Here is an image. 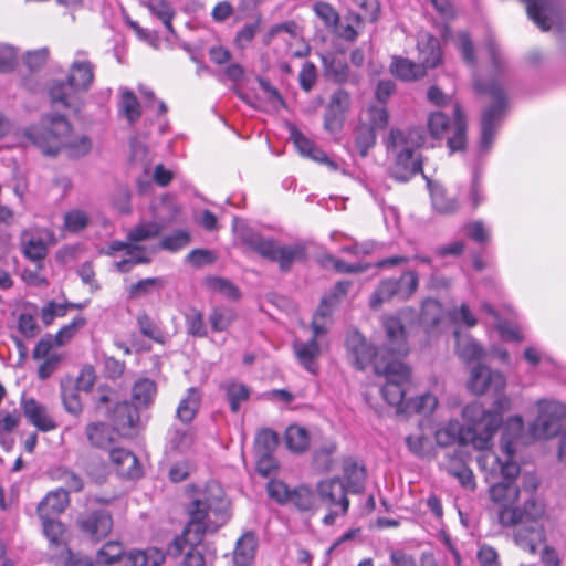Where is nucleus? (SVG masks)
Segmentation results:
<instances>
[{
	"instance_id": "f257e3e1",
	"label": "nucleus",
	"mask_w": 566,
	"mask_h": 566,
	"mask_svg": "<svg viewBox=\"0 0 566 566\" xmlns=\"http://www.w3.org/2000/svg\"><path fill=\"white\" fill-rule=\"evenodd\" d=\"M490 500L496 507L497 522L513 528V541L522 551L534 554L545 543V505L534 495L517 505L521 490L514 481H500L489 488Z\"/></svg>"
},
{
	"instance_id": "f03ea898",
	"label": "nucleus",
	"mask_w": 566,
	"mask_h": 566,
	"mask_svg": "<svg viewBox=\"0 0 566 566\" xmlns=\"http://www.w3.org/2000/svg\"><path fill=\"white\" fill-rule=\"evenodd\" d=\"M188 522L181 533L167 545L169 557H182L181 566H206L203 553L199 549L207 532H216L228 520L222 500L202 496L191 501Z\"/></svg>"
},
{
	"instance_id": "7ed1b4c3",
	"label": "nucleus",
	"mask_w": 566,
	"mask_h": 566,
	"mask_svg": "<svg viewBox=\"0 0 566 566\" xmlns=\"http://www.w3.org/2000/svg\"><path fill=\"white\" fill-rule=\"evenodd\" d=\"M374 371L385 378L380 390L381 396L388 405L396 407L397 413H428L436 408L437 398L430 394L408 397L411 387V369L402 360H386L379 357L374 363Z\"/></svg>"
},
{
	"instance_id": "20e7f679",
	"label": "nucleus",
	"mask_w": 566,
	"mask_h": 566,
	"mask_svg": "<svg viewBox=\"0 0 566 566\" xmlns=\"http://www.w3.org/2000/svg\"><path fill=\"white\" fill-rule=\"evenodd\" d=\"M494 401L492 410H485L479 402L467 405L462 410V418L468 427L460 431L463 443H472L476 450L488 451L493 444V437L502 424V413L511 407L510 398L501 392Z\"/></svg>"
},
{
	"instance_id": "39448f33",
	"label": "nucleus",
	"mask_w": 566,
	"mask_h": 566,
	"mask_svg": "<svg viewBox=\"0 0 566 566\" xmlns=\"http://www.w3.org/2000/svg\"><path fill=\"white\" fill-rule=\"evenodd\" d=\"M382 143L387 154H394V160L389 167L391 178L399 182H406L422 171V159L415 153L426 143V136L421 128L392 127Z\"/></svg>"
},
{
	"instance_id": "423d86ee",
	"label": "nucleus",
	"mask_w": 566,
	"mask_h": 566,
	"mask_svg": "<svg viewBox=\"0 0 566 566\" xmlns=\"http://www.w3.org/2000/svg\"><path fill=\"white\" fill-rule=\"evenodd\" d=\"M242 243L261 258L279 263L282 272H289L294 262H305L306 248L303 244L280 245L273 239H265L259 233H245L241 237Z\"/></svg>"
},
{
	"instance_id": "0eeeda50",
	"label": "nucleus",
	"mask_w": 566,
	"mask_h": 566,
	"mask_svg": "<svg viewBox=\"0 0 566 566\" xmlns=\"http://www.w3.org/2000/svg\"><path fill=\"white\" fill-rule=\"evenodd\" d=\"M420 276L416 270H406L399 276H387L379 281L369 297V307L379 310L384 303L407 302L418 291Z\"/></svg>"
},
{
	"instance_id": "6e6552de",
	"label": "nucleus",
	"mask_w": 566,
	"mask_h": 566,
	"mask_svg": "<svg viewBox=\"0 0 566 566\" xmlns=\"http://www.w3.org/2000/svg\"><path fill=\"white\" fill-rule=\"evenodd\" d=\"M72 130L70 122L63 115H46L41 125L33 126L25 132V136L44 155H56L63 148L64 139Z\"/></svg>"
},
{
	"instance_id": "1a4fd4ad",
	"label": "nucleus",
	"mask_w": 566,
	"mask_h": 566,
	"mask_svg": "<svg viewBox=\"0 0 566 566\" xmlns=\"http://www.w3.org/2000/svg\"><path fill=\"white\" fill-rule=\"evenodd\" d=\"M474 91L476 94L489 97L491 101L490 106L484 109L481 119L482 143L488 146L492 143L496 132V124L506 109L507 99L503 88L495 81L484 84L476 80L474 81Z\"/></svg>"
},
{
	"instance_id": "9d476101",
	"label": "nucleus",
	"mask_w": 566,
	"mask_h": 566,
	"mask_svg": "<svg viewBox=\"0 0 566 566\" xmlns=\"http://www.w3.org/2000/svg\"><path fill=\"white\" fill-rule=\"evenodd\" d=\"M348 491L338 476L321 480L316 484L317 500L328 511L323 517L325 525H333L338 516L347 514L350 504Z\"/></svg>"
},
{
	"instance_id": "9b49d317",
	"label": "nucleus",
	"mask_w": 566,
	"mask_h": 566,
	"mask_svg": "<svg viewBox=\"0 0 566 566\" xmlns=\"http://www.w3.org/2000/svg\"><path fill=\"white\" fill-rule=\"evenodd\" d=\"M381 325L385 331V342L379 347V355L376 359L382 357L386 360H402L409 353V346L406 326L401 317L396 314L385 315Z\"/></svg>"
},
{
	"instance_id": "f8f14e48",
	"label": "nucleus",
	"mask_w": 566,
	"mask_h": 566,
	"mask_svg": "<svg viewBox=\"0 0 566 566\" xmlns=\"http://www.w3.org/2000/svg\"><path fill=\"white\" fill-rule=\"evenodd\" d=\"M523 427L524 423L522 417L516 416L509 419L506 430L513 428L515 434L514 437H511L509 439H506V433H503L502 436V449L505 455L507 457L505 462H500V459L495 454H484L482 457H479L478 459L479 464L483 467V462L491 457L493 462L497 463L501 468L502 481L515 482V479L520 475V465L516 462L512 461V457L515 452L513 443L523 431Z\"/></svg>"
},
{
	"instance_id": "ddd939ff",
	"label": "nucleus",
	"mask_w": 566,
	"mask_h": 566,
	"mask_svg": "<svg viewBox=\"0 0 566 566\" xmlns=\"http://www.w3.org/2000/svg\"><path fill=\"white\" fill-rule=\"evenodd\" d=\"M78 531L94 542H101L109 535L113 530V516L105 509L87 510L76 518Z\"/></svg>"
},
{
	"instance_id": "4468645a",
	"label": "nucleus",
	"mask_w": 566,
	"mask_h": 566,
	"mask_svg": "<svg viewBox=\"0 0 566 566\" xmlns=\"http://www.w3.org/2000/svg\"><path fill=\"white\" fill-rule=\"evenodd\" d=\"M563 406L557 402H538V416L531 426L535 439H549L560 432Z\"/></svg>"
},
{
	"instance_id": "2eb2a0df",
	"label": "nucleus",
	"mask_w": 566,
	"mask_h": 566,
	"mask_svg": "<svg viewBox=\"0 0 566 566\" xmlns=\"http://www.w3.org/2000/svg\"><path fill=\"white\" fill-rule=\"evenodd\" d=\"M57 344L53 339V335L48 333L42 336L32 350V358L40 361L38 367V377L42 380L48 379L57 369L63 355L57 352Z\"/></svg>"
},
{
	"instance_id": "dca6fc26",
	"label": "nucleus",
	"mask_w": 566,
	"mask_h": 566,
	"mask_svg": "<svg viewBox=\"0 0 566 566\" xmlns=\"http://www.w3.org/2000/svg\"><path fill=\"white\" fill-rule=\"evenodd\" d=\"M112 428L124 439H133L138 434L140 416L136 406L128 401L118 402L113 410Z\"/></svg>"
},
{
	"instance_id": "f3484780",
	"label": "nucleus",
	"mask_w": 566,
	"mask_h": 566,
	"mask_svg": "<svg viewBox=\"0 0 566 566\" xmlns=\"http://www.w3.org/2000/svg\"><path fill=\"white\" fill-rule=\"evenodd\" d=\"M468 387L478 396L488 391L501 392L506 387V379L502 373L491 370L484 365H478L471 371Z\"/></svg>"
},
{
	"instance_id": "a211bd4d",
	"label": "nucleus",
	"mask_w": 566,
	"mask_h": 566,
	"mask_svg": "<svg viewBox=\"0 0 566 566\" xmlns=\"http://www.w3.org/2000/svg\"><path fill=\"white\" fill-rule=\"evenodd\" d=\"M350 107V95L344 88H338L331 96L324 113V128L331 133L339 132Z\"/></svg>"
},
{
	"instance_id": "6ab92c4d",
	"label": "nucleus",
	"mask_w": 566,
	"mask_h": 566,
	"mask_svg": "<svg viewBox=\"0 0 566 566\" xmlns=\"http://www.w3.org/2000/svg\"><path fill=\"white\" fill-rule=\"evenodd\" d=\"M346 348L353 364L359 370H364L370 363L374 365L379 355V348H374L358 332H353L346 337Z\"/></svg>"
},
{
	"instance_id": "aec40b11",
	"label": "nucleus",
	"mask_w": 566,
	"mask_h": 566,
	"mask_svg": "<svg viewBox=\"0 0 566 566\" xmlns=\"http://www.w3.org/2000/svg\"><path fill=\"white\" fill-rule=\"evenodd\" d=\"M71 496L64 488H56L49 491L36 505L39 520L60 518L69 509Z\"/></svg>"
},
{
	"instance_id": "412c9836",
	"label": "nucleus",
	"mask_w": 566,
	"mask_h": 566,
	"mask_svg": "<svg viewBox=\"0 0 566 566\" xmlns=\"http://www.w3.org/2000/svg\"><path fill=\"white\" fill-rule=\"evenodd\" d=\"M21 409L29 423L39 431L50 432L57 428V423L49 412L48 407L34 398H22Z\"/></svg>"
},
{
	"instance_id": "4be33fe9",
	"label": "nucleus",
	"mask_w": 566,
	"mask_h": 566,
	"mask_svg": "<svg viewBox=\"0 0 566 566\" xmlns=\"http://www.w3.org/2000/svg\"><path fill=\"white\" fill-rule=\"evenodd\" d=\"M417 49L419 52V63L427 70L434 69L442 64L443 53L440 41L428 32H420L417 41Z\"/></svg>"
},
{
	"instance_id": "5701e85b",
	"label": "nucleus",
	"mask_w": 566,
	"mask_h": 566,
	"mask_svg": "<svg viewBox=\"0 0 566 566\" xmlns=\"http://www.w3.org/2000/svg\"><path fill=\"white\" fill-rule=\"evenodd\" d=\"M526 4L530 19L543 31L552 27V19L557 13V0H521Z\"/></svg>"
},
{
	"instance_id": "b1692460",
	"label": "nucleus",
	"mask_w": 566,
	"mask_h": 566,
	"mask_svg": "<svg viewBox=\"0 0 566 566\" xmlns=\"http://www.w3.org/2000/svg\"><path fill=\"white\" fill-rule=\"evenodd\" d=\"M78 91L67 81H54L49 90L51 104L55 108L80 111Z\"/></svg>"
},
{
	"instance_id": "393cba45",
	"label": "nucleus",
	"mask_w": 566,
	"mask_h": 566,
	"mask_svg": "<svg viewBox=\"0 0 566 566\" xmlns=\"http://www.w3.org/2000/svg\"><path fill=\"white\" fill-rule=\"evenodd\" d=\"M116 433L112 426L104 421H91L85 426V437L91 448L107 450L116 441Z\"/></svg>"
},
{
	"instance_id": "a878e982",
	"label": "nucleus",
	"mask_w": 566,
	"mask_h": 566,
	"mask_svg": "<svg viewBox=\"0 0 566 566\" xmlns=\"http://www.w3.org/2000/svg\"><path fill=\"white\" fill-rule=\"evenodd\" d=\"M293 349L301 366L312 375H316L319 369L317 360L321 356L318 342L315 339L307 342L294 340Z\"/></svg>"
},
{
	"instance_id": "bb28decb",
	"label": "nucleus",
	"mask_w": 566,
	"mask_h": 566,
	"mask_svg": "<svg viewBox=\"0 0 566 566\" xmlns=\"http://www.w3.org/2000/svg\"><path fill=\"white\" fill-rule=\"evenodd\" d=\"M21 249L27 259L41 262L48 255V247L38 229H27L20 237Z\"/></svg>"
},
{
	"instance_id": "cd10ccee",
	"label": "nucleus",
	"mask_w": 566,
	"mask_h": 566,
	"mask_svg": "<svg viewBox=\"0 0 566 566\" xmlns=\"http://www.w3.org/2000/svg\"><path fill=\"white\" fill-rule=\"evenodd\" d=\"M40 522L42 534L49 542L50 549L61 552L69 546L67 527L60 518H46L40 520Z\"/></svg>"
},
{
	"instance_id": "c85d7f7f",
	"label": "nucleus",
	"mask_w": 566,
	"mask_h": 566,
	"mask_svg": "<svg viewBox=\"0 0 566 566\" xmlns=\"http://www.w3.org/2000/svg\"><path fill=\"white\" fill-rule=\"evenodd\" d=\"M391 74L403 82H416L427 74V69L421 63L402 56H394L390 64Z\"/></svg>"
},
{
	"instance_id": "c756f323",
	"label": "nucleus",
	"mask_w": 566,
	"mask_h": 566,
	"mask_svg": "<svg viewBox=\"0 0 566 566\" xmlns=\"http://www.w3.org/2000/svg\"><path fill=\"white\" fill-rule=\"evenodd\" d=\"M444 317L442 304L434 298H426L421 304L420 323L427 334H434Z\"/></svg>"
},
{
	"instance_id": "7c9ffc66",
	"label": "nucleus",
	"mask_w": 566,
	"mask_h": 566,
	"mask_svg": "<svg viewBox=\"0 0 566 566\" xmlns=\"http://www.w3.org/2000/svg\"><path fill=\"white\" fill-rule=\"evenodd\" d=\"M78 92L87 91L94 81V66L90 61H76L71 67L66 80Z\"/></svg>"
},
{
	"instance_id": "2f4dec72",
	"label": "nucleus",
	"mask_w": 566,
	"mask_h": 566,
	"mask_svg": "<svg viewBox=\"0 0 566 566\" xmlns=\"http://www.w3.org/2000/svg\"><path fill=\"white\" fill-rule=\"evenodd\" d=\"M343 473L347 483L346 488L352 493H359L364 489L366 481V468L354 458H345L343 460Z\"/></svg>"
},
{
	"instance_id": "473e14b6",
	"label": "nucleus",
	"mask_w": 566,
	"mask_h": 566,
	"mask_svg": "<svg viewBox=\"0 0 566 566\" xmlns=\"http://www.w3.org/2000/svg\"><path fill=\"white\" fill-rule=\"evenodd\" d=\"M467 117L459 103L453 106V135L448 138L447 145L451 153L465 148Z\"/></svg>"
},
{
	"instance_id": "72a5a7b5",
	"label": "nucleus",
	"mask_w": 566,
	"mask_h": 566,
	"mask_svg": "<svg viewBox=\"0 0 566 566\" xmlns=\"http://www.w3.org/2000/svg\"><path fill=\"white\" fill-rule=\"evenodd\" d=\"M201 405V394L198 388H188L186 396L179 401L176 415L184 423H190L197 416Z\"/></svg>"
},
{
	"instance_id": "f704fd0d",
	"label": "nucleus",
	"mask_w": 566,
	"mask_h": 566,
	"mask_svg": "<svg viewBox=\"0 0 566 566\" xmlns=\"http://www.w3.org/2000/svg\"><path fill=\"white\" fill-rule=\"evenodd\" d=\"M109 460L118 474L134 476L138 460L133 452L125 448H109Z\"/></svg>"
},
{
	"instance_id": "c9c22d12",
	"label": "nucleus",
	"mask_w": 566,
	"mask_h": 566,
	"mask_svg": "<svg viewBox=\"0 0 566 566\" xmlns=\"http://www.w3.org/2000/svg\"><path fill=\"white\" fill-rule=\"evenodd\" d=\"M284 443L290 451L303 453L310 448V432L302 426L290 424L284 432Z\"/></svg>"
},
{
	"instance_id": "e433bc0d",
	"label": "nucleus",
	"mask_w": 566,
	"mask_h": 566,
	"mask_svg": "<svg viewBox=\"0 0 566 566\" xmlns=\"http://www.w3.org/2000/svg\"><path fill=\"white\" fill-rule=\"evenodd\" d=\"M118 112L127 119L129 124H135L140 119L142 105L132 90H120Z\"/></svg>"
},
{
	"instance_id": "4c0bfd02",
	"label": "nucleus",
	"mask_w": 566,
	"mask_h": 566,
	"mask_svg": "<svg viewBox=\"0 0 566 566\" xmlns=\"http://www.w3.org/2000/svg\"><path fill=\"white\" fill-rule=\"evenodd\" d=\"M256 539L252 534L241 536L233 551V562L237 566H250L256 552Z\"/></svg>"
},
{
	"instance_id": "58836bf2",
	"label": "nucleus",
	"mask_w": 566,
	"mask_h": 566,
	"mask_svg": "<svg viewBox=\"0 0 566 566\" xmlns=\"http://www.w3.org/2000/svg\"><path fill=\"white\" fill-rule=\"evenodd\" d=\"M136 322L139 332L144 337L149 338L160 345L166 344L167 336L165 332L147 312H139L136 316Z\"/></svg>"
},
{
	"instance_id": "ea45409f",
	"label": "nucleus",
	"mask_w": 566,
	"mask_h": 566,
	"mask_svg": "<svg viewBox=\"0 0 566 566\" xmlns=\"http://www.w3.org/2000/svg\"><path fill=\"white\" fill-rule=\"evenodd\" d=\"M454 336L457 338L455 350L461 359L472 363L483 357V348L472 337H461L458 331L454 332Z\"/></svg>"
},
{
	"instance_id": "a19ab883",
	"label": "nucleus",
	"mask_w": 566,
	"mask_h": 566,
	"mask_svg": "<svg viewBox=\"0 0 566 566\" xmlns=\"http://www.w3.org/2000/svg\"><path fill=\"white\" fill-rule=\"evenodd\" d=\"M377 140L374 127L366 123H360L354 130V145L361 157H366L371 148L375 147Z\"/></svg>"
},
{
	"instance_id": "79ce46f5",
	"label": "nucleus",
	"mask_w": 566,
	"mask_h": 566,
	"mask_svg": "<svg viewBox=\"0 0 566 566\" xmlns=\"http://www.w3.org/2000/svg\"><path fill=\"white\" fill-rule=\"evenodd\" d=\"M157 394L156 382L149 378L138 379L132 389L133 401L139 407L147 408L153 403Z\"/></svg>"
},
{
	"instance_id": "37998d69",
	"label": "nucleus",
	"mask_w": 566,
	"mask_h": 566,
	"mask_svg": "<svg viewBox=\"0 0 566 566\" xmlns=\"http://www.w3.org/2000/svg\"><path fill=\"white\" fill-rule=\"evenodd\" d=\"M164 227L154 221H142L133 227L126 235V239L132 243H139L143 241L156 239L160 235Z\"/></svg>"
},
{
	"instance_id": "c03bdc74",
	"label": "nucleus",
	"mask_w": 566,
	"mask_h": 566,
	"mask_svg": "<svg viewBox=\"0 0 566 566\" xmlns=\"http://www.w3.org/2000/svg\"><path fill=\"white\" fill-rule=\"evenodd\" d=\"M324 66L327 75L337 83H345L349 80V67L342 55L331 54L324 57Z\"/></svg>"
},
{
	"instance_id": "a18cd8bd",
	"label": "nucleus",
	"mask_w": 566,
	"mask_h": 566,
	"mask_svg": "<svg viewBox=\"0 0 566 566\" xmlns=\"http://www.w3.org/2000/svg\"><path fill=\"white\" fill-rule=\"evenodd\" d=\"M87 324L86 317L77 315L69 324L63 325L54 335L53 339L57 346H66Z\"/></svg>"
},
{
	"instance_id": "49530a36",
	"label": "nucleus",
	"mask_w": 566,
	"mask_h": 566,
	"mask_svg": "<svg viewBox=\"0 0 566 566\" xmlns=\"http://www.w3.org/2000/svg\"><path fill=\"white\" fill-rule=\"evenodd\" d=\"M145 7L163 22L170 33H174L175 11L167 0H147Z\"/></svg>"
},
{
	"instance_id": "de8ad7c7",
	"label": "nucleus",
	"mask_w": 566,
	"mask_h": 566,
	"mask_svg": "<svg viewBox=\"0 0 566 566\" xmlns=\"http://www.w3.org/2000/svg\"><path fill=\"white\" fill-rule=\"evenodd\" d=\"M78 388L71 382L62 384L61 386V398L64 409L73 415L78 417L83 411V405L81 401Z\"/></svg>"
},
{
	"instance_id": "09e8293b",
	"label": "nucleus",
	"mask_w": 566,
	"mask_h": 566,
	"mask_svg": "<svg viewBox=\"0 0 566 566\" xmlns=\"http://www.w3.org/2000/svg\"><path fill=\"white\" fill-rule=\"evenodd\" d=\"M165 284V280L159 276L142 279L128 287V297L135 300L146 296L155 290H160Z\"/></svg>"
},
{
	"instance_id": "8fccbe9b",
	"label": "nucleus",
	"mask_w": 566,
	"mask_h": 566,
	"mask_svg": "<svg viewBox=\"0 0 566 566\" xmlns=\"http://www.w3.org/2000/svg\"><path fill=\"white\" fill-rule=\"evenodd\" d=\"M431 201L433 208L440 213L451 214L458 210L457 200L450 197L442 187L431 188Z\"/></svg>"
},
{
	"instance_id": "3c124183",
	"label": "nucleus",
	"mask_w": 566,
	"mask_h": 566,
	"mask_svg": "<svg viewBox=\"0 0 566 566\" xmlns=\"http://www.w3.org/2000/svg\"><path fill=\"white\" fill-rule=\"evenodd\" d=\"M427 127L432 138L442 139L451 129V120L442 112H432L428 116Z\"/></svg>"
},
{
	"instance_id": "603ef678",
	"label": "nucleus",
	"mask_w": 566,
	"mask_h": 566,
	"mask_svg": "<svg viewBox=\"0 0 566 566\" xmlns=\"http://www.w3.org/2000/svg\"><path fill=\"white\" fill-rule=\"evenodd\" d=\"M316 501L317 496L314 491L307 486L301 485L292 491L289 502L300 511H310L315 507Z\"/></svg>"
},
{
	"instance_id": "864d4df0",
	"label": "nucleus",
	"mask_w": 566,
	"mask_h": 566,
	"mask_svg": "<svg viewBox=\"0 0 566 566\" xmlns=\"http://www.w3.org/2000/svg\"><path fill=\"white\" fill-rule=\"evenodd\" d=\"M77 307L74 303H56L50 301L41 308L40 317L45 326H50L56 317H64L70 308Z\"/></svg>"
},
{
	"instance_id": "5fc2aeb1",
	"label": "nucleus",
	"mask_w": 566,
	"mask_h": 566,
	"mask_svg": "<svg viewBox=\"0 0 566 566\" xmlns=\"http://www.w3.org/2000/svg\"><path fill=\"white\" fill-rule=\"evenodd\" d=\"M227 399L230 403L232 412L237 413L240 409L241 402H244L250 397L249 388L239 382H231L226 386Z\"/></svg>"
},
{
	"instance_id": "6e6d98bb",
	"label": "nucleus",
	"mask_w": 566,
	"mask_h": 566,
	"mask_svg": "<svg viewBox=\"0 0 566 566\" xmlns=\"http://www.w3.org/2000/svg\"><path fill=\"white\" fill-rule=\"evenodd\" d=\"M190 242V234L187 230L179 229L166 235L159 242V249L176 252L184 249Z\"/></svg>"
},
{
	"instance_id": "4d7b16f0",
	"label": "nucleus",
	"mask_w": 566,
	"mask_h": 566,
	"mask_svg": "<svg viewBox=\"0 0 566 566\" xmlns=\"http://www.w3.org/2000/svg\"><path fill=\"white\" fill-rule=\"evenodd\" d=\"M313 11L326 28H336L338 25L340 20L339 13L331 3L317 1L313 4Z\"/></svg>"
},
{
	"instance_id": "13d9d810",
	"label": "nucleus",
	"mask_w": 566,
	"mask_h": 566,
	"mask_svg": "<svg viewBox=\"0 0 566 566\" xmlns=\"http://www.w3.org/2000/svg\"><path fill=\"white\" fill-rule=\"evenodd\" d=\"M124 548L119 542L109 541L105 543L101 549L97 552L98 562L112 565L118 560L124 558Z\"/></svg>"
},
{
	"instance_id": "bf43d9fd",
	"label": "nucleus",
	"mask_w": 566,
	"mask_h": 566,
	"mask_svg": "<svg viewBox=\"0 0 566 566\" xmlns=\"http://www.w3.org/2000/svg\"><path fill=\"white\" fill-rule=\"evenodd\" d=\"M88 214L81 209H73L64 214V228L69 232H80L84 230L88 226Z\"/></svg>"
},
{
	"instance_id": "052dcab7",
	"label": "nucleus",
	"mask_w": 566,
	"mask_h": 566,
	"mask_svg": "<svg viewBox=\"0 0 566 566\" xmlns=\"http://www.w3.org/2000/svg\"><path fill=\"white\" fill-rule=\"evenodd\" d=\"M55 480L64 484V489L69 491V494L71 492L78 493L84 489V481L81 475L66 468H59L56 470Z\"/></svg>"
},
{
	"instance_id": "680f3d73",
	"label": "nucleus",
	"mask_w": 566,
	"mask_h": 566,
	"mask_svg": "<svg viewBox=\"0 0 566 566\" xmlns=\"http://www.w3.org/2000/svg\"><path fill=\"white\" fill-rule=\"evenodd\" d=\"M468 427V422L465 421V426L460 427L458 423H449L446 428L439 429L436 432V440L441 446H449L459 441L462 446H472V443H463L460 437V431Z\"/></svg>"
},
{
	"instance_id": "e2e57ef3",
	"label": "nucleus",
	"mask_w": 566,
	"mask_h": 566,
	"mask_svg": "<svg viewBox=\"0 0 566 566\" xmlns=\"http://www.w3.org/2000/svg\"><path fill=\"white\" fill-rule=\"evenodd\" d=\"M260 23L261 20L258 18L253 22L244 24L234 36V45L240 50H244L260 31Z\"/></svg>"
},
{
	"instance_id": "0e129e2a",
	"label": "nucleus",
	"mask_w": 566,
	"mask_h": 566,
	"mask_svg": "<svg viewBox=\"0 0 566 566\" xmlns=\"http://www.w3.org/2000/svg\"><path fill=\"white\" fill-rule=\"evenodd\" d=\"M458 49L462 55L463 61L471 67L476 66V56L474 51V44L470 34L465 31L459 32L458 34Z\"/></svg>"
},
{
	"instance_id": "69168bd1",
	"label": "nucleus",
	"mask_w": 566,
	"mask_h": 566,
	"mask_svg": "<svg viewBox=\"0 0 566 566\" xmlns=\"http://www.w3.org/2000/svg\"><path fill=\"white\" fill-rule=\"evenodd\" d=\"M18 331L25 338H34L40 333L35 315L27 312L20 313Z\"/></svg>"
},
{
	"instance_id": "338daca9",
	"label": "nucleus",
	"mask_w": 566,
	"mask_h": 566,
	"mask_svg": "<svg viewBox=\"0 0 566 566\" xmlns=\"http://www.w3.org/2000/svg\"><path fill=\"white\" fill-rule=\"evenodd\" d=\"M234 317L231 310L213 308L209 316V323L214 332H222L231 325Z\"/></svg>"
},
{
	"instance_id": "774afa93",
	"label": "nucleus",
	"mask_w": 566,
	"mask_h": 566,
	"mask_svg": "<svg viewBox=\"0 0 566 566\" xmlns=\"http://www.w3.org/2000/svg\"><path fill=\"white\" fill-rule=\"evenodd\" d=\"M196 434L191 430L176 429L170 437V444L175 450L185 452L192 448Z\"/></svg>"
}]
</instances>
